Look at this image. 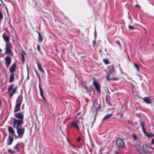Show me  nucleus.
I'll return each mask as SVG.
<instances>
[{
  "label": "nucleus",
  "instance_id": "680f3d73",
  "mask_svg": "<svg viewBox=\"0 0 154 154\" xmlns=\"http://www.w3.org/2000/svg\"><path fill=\"white\" fill-rule=\"evenodd\" d=\"M95 118H96V117L95 116V118H94V120L95 119Z\"/></svg>",
  "mask_w": 154,
  "mask_h": 154
},
{
  "label": "nucleus",
  "instance_id": "39448f33",
  "mask_svg": "<svg viewBox=\"0 0 154 154\" xmlns=\"http://www.w3.org/2000/svg\"><path fill=\"white\" fill-rule=\"evenodd\" d=\"M116 145L119 148H123L125 146V143L123 140L120 138H117L116 140Z\"/></svg>",
  "mask_w": 154,
  "mask_h": 154
},
{
  "label": "nucleus",
  "instance_id": "69168bd1",
  "mask_svg": "<svg viewBox=\"0 0 154 154\" xmlns=\"http://www.w3.org/2000/svg\"><path fill=\"white\" fill-rule=\"evenodd\" d=\"M100 154H103L102 153H101Z\"/></svg>",
  "mask_w": 154,
  "mask_h": 154
},
{
  "label": "nucleus",
  "instance_id": "473e14b6",
  "mask_svg": "<svg viewBox=\"0 0 154 154\" xmlns=\"http://www.w3.org/2000/svg\"><path fill=\"white\" fill-rule=\"evenodd\" d=\"M128 28L131 30H133L134 29V27L133 26H132L130 25V24L128 25Z\"/></svg>",
  "mask_w": 154,
  "mask_h": 154
},
{
  "label": "nucleus",
  "instance_id": "cd10ccee",
  "mask_svg": "<svg viewBox=\"0 0 154 154\" xmlns=\"http://www.w3.org/2000/svg\"><path fill=\"white\" fill-rule=\"evenodd\" d=\"M132 137L135 140H137V136L135 134H133L132 135Z\"/></svg>",
  "mask_w": 154,
  "mask_h": 154
},
{
  "label": "nucleus",
  "instance_id": "dca6fc26",
  "mask_svg": "<svg viewBox=\"0 0 154 154\" xmlns=\"http://www.w3.org/2000/svg\"><path fill=\"white\" fill-rule=\"evenodd\" d=\"M36 62L39 70L40 71L42 72L43 73H44L45 72L44 70L42 68L41 63L39 61H38L37 59L36 60Z\"/></svg>",
  "mask_w": 154,
  "mask_h": 154
},
{
  "label": "nucleus",
  "instance_id": "e2e57ef3",
  "mask_svg": "<svg viewBox=\"0 0 154 154\" xmlns=\"http://www.w3.org/2000/svg\"><path fill=\"white\" fill-rule=\"evenodd\" d=\"M110 97H109V99H110Z\"/></svg>",
  "mask_w": 154,
  "mask_h": 154
},
{
  "label": "nucleus",
  "instance_id": "37998d69",
  "mask_svg": "<svg viewBox=\"0 0 154 154\" xmlns=\"http://www.w3.org/2000/svg\"><path fill=\"white\" fill-rule=\"evenodd\" d=\"M83 86L87 90L88 89V88L86 85H84Z\"/></svg>",
  "mask_w": 154,
  "mask_h": 154
},
{
  "label": "nucleus",
  "instance_id": "6e6d98bb",
  "mask_svg": "<svg viewBox=\"0 0 154 154\" xmlns=\"http://www.w3.org/2000/svg\"><path fill=\"white\" fill-rule=\"evenodd\" d=\"M2 51V50L0 48V52H1V51Z\"/></svg>",
  "mask_w": 154,
  "mask_h": 154
},
{
  "label": "nucleus",
  "instance_id": "a211bd4d",
  "mask_svg": "<svg viewBox=\"0 0 154 154\" xmlns=\"http://www.w3.org/2000/svg\"><path fill=\"white\" fill-rule=\"evenodd\" d=\"M14 80V75L13 73H11L10 75L9 82L11 83L13 82Z\"/></svg>",
  "mask_w": 154,
  "mask_h": 154
},
{
  "label": "nucleus",
  "instance_id": "4be33fe9",
  "mask_svg": "<svg viewBox=\"0 0 154 154\" xmlns=\"http://www.w3.org/2000/svg\"><path fill=\"white\" fill-rule=\"evenodd\" d=\"M21 144H22L21 143H19V142L14 147V148L17 149L18 151H19L20 149L19 148V146Z\"/></svg>",
  "mask_w": 154,
  "mask_h": 154
},
{
  "label": "nucleus",
  "instance_id": "6e6552de",
  "mask_svg": "<svg viewBox=\"0 0 154 154\" xmlns=\"http://www.w3.org/2000/svg\"><path fill=\"white\" fill-rule=\"evenodd\" d=\"M79 122V120H77L75 121H71L70 122V126L72 127H74L76 128L77 130H79V128L78 125V123Z\"/></svg>",
  "mask_w": 154,
  "mask_h": 154
},
{
  "label": "nucleus",
  "instance_id": "bf43d9fd",
  "mask_svg": "<svg viewBox=\"0 0 154 154\" xmlns=\"http://www.w3.org/2000/svg\"><path fill=\"white\" fill-rule=\"evenodd\" d=\"M153 46H154V43H153Z\"/></svg>",
  "mask_w": 154,
  "mask_h": 154
},
{
  "label": "nucleus",
  "instance_id": "0eeeda50",
  "mask_svg": "<svg viewBox=\"0 0 154 154\" xmlns=\"http://www.w3.org/2000/svg\"><path fill=\"white\" fill-rule=\"evenodd\" d=\"M17 134H18L19 137L20 138H22L24 133L25 128L24 127L22 128H18L16 129Z\"/></svg>",
  "mask_w": 154,
  "mask_h": 154
},
{
  "label": "nucleus",
  "instance_id": "5701e85b",
  "mask_svg": "<svg viewBox=\"0 0 154 154\" xmlns=\"http://www.w3.org/2000/svg\"><path fill=\"white\" fill-rule=\"evenodd\" d=\"M106 103L107 104L109 105L110 106H112V104L110 103V102L109 101L107 95H106Z\"/></svg>",
  "mask_w": 154,
  "mask_h": 154
},
{
  "label": "nucleus",
  "instance_id": "4468645a",
  "mask_svg": "<svg viewBox=\"0 0 154 154\" xmlns=\"http://www.w3.org/2000/svg\"><path fill=\"white\" fill-rule=\"evenodd\" d=\"M17 89V87L16 86L14 88L12 89L10 92V93H8L9 94L10 97H11L13 95L16 93Z\"/></svg>",
  "mask_w": 154,
  "mask_h": 154
},
{
  "label": "nucleus",
  "instance_id": "c9c22d12",
  "mask_svg": "<svg viewBox=\"0 0 154 154\" xmlns=\"http://www.w3.org/2000/svg\"><path fill=\"white\" fill-rule=\"evenodd\" d=\"M96 45V42L95 40H94L93 41V46H94L95 45Z\"/></svg>",
  "mask_w": 154,
  "mask_h": 154
},
{
  "label": "nucleus",
  "instance_id": "7c9ffc66",
  "mask_svg": "<svg viewBox=\"0 0 154 154\" xmlns=\"http://www.w3.org/2000/svg\"><path fill=\"white\" fill-rule=\"evenodd\" d=\"M140 123L142 128L145 127V123L144 122L140 121Z\"/></svg>",
  "mask_w": 154,
  "mask_h": 154
},
{
  "label": "nucleus",
  "instance_id": "a19ab883",
  "mask_svg": "<svg viewBox=\"0 0 154 154\" xmlns=\"http://www.w3.org/2000/svg\"><path fill=\"white\" fill-rule=\"evenodd\" d=\"M128 122L129 124H131L132 125H134L133 123L132 122H131L130 121H128Z\"/></svg>",
  "mask_w": 154,
  "mask_h": 154
},
{
  "label": "nucleus",
  "instance_id": "f8f14e48",
  "mask_svg": "<svg viewBox=\"0 0 154 154\" xmlns=\"http://www.w3.org/2000/svg\"><path fill=\"white\" fill-rule=\"evenodd\" d=\"M108 70L109 74H112L115 72V69L113 64L108 66Z\"/></svg>",
  "mask_w": 154,
  "mask_h": 154
},
{
  "label": "nucleus",
  "instance_id": "052dcab7",
  "mask_svg": "<svg viewBox=\"0 0 154 154\" xmlns=\"http://www.w3.org/2000/svg\"><path fill=\"white\" fill-rule=\"evenodd\" d=\"M135 124H137V122H135Z\"/></svg>",
  "mask_w": 154,
  "mask_h": 154
},
{
  "label": "nucleus",
  "instance_id": "6ab92c4d",
  "mask_svg": "<svg viewBox=\"0 0 154 154\" xmlns=\"http://www.w3.org/2000/svg\"><path fill=\"white\" fill-rule=\"evenodd\" d=\"M112 116V114L110 113L106 115L103 119L102 121H104L106 120L109 119Z\"/></svg>",
  "mask_w": 154,
  "mask_h": 154
},
{
  "label": "nucleus",
  "instance_id": "9d476101",
  "mask_svg": "<svg viewBox=\"0 0 154 154\" xmlns=\"http://www.w3.org/2000/svg\"><path fill=\"white\" fill-rule=\"evenodd\" d=\"M93 84L97 92L100 94L101 93L100 87L99 84L96 81H94L93 82Z\"/></svg>",
  "mask_w": 154,
  "mask_h": 154
},
{
  "label": "nucleus",
  "instance_id": "c756f323",
  "mask_svg": "<svg viewBox=\"0 0 154 154\" xmlns=\"http://www.w3.org/2000/svg\"><path fill=\"white\" fill-rule=\"evenodd\" d=\"M7 151L11 153H13L14 152V151L12 150L11 149H8L7 150Z\"/></svg>",
  "mask_w": 154,
  "mask_h": 154
},
{
  "label": "nucleus",
  "instance_id": "7ed1b4c3",
  "mask_svg": "<svg viewBox=\"0 0 154 154\" xmlns=\"http://www.w3.org/2000/svg\"><path fill=\"white\" fill-rule=\"evenodd\" d=\"M11 120H13V126L16 129L20 128L23 123V121L19 120L14 118H12Z\"/></svg>",
  "mask_w": 154,
  "mask_h": 154
},
{
  "label": "nucleus",
  "instance_id": "412c9836",
  "mask_svg": "<svg viewBox=\"0 0 154 154\" xmlns=\"http://www.w3.org/2000/svg\"><path fill=\"white\" fill-rule=\"evenodd\" d=\"M14 140V139L13 137H12L11 136L9 137V143L8 142L7 144L8 145H11V144L13 141Z\"/></svg>",
  "mask_w": 154,
  "mask_h": 154
},
{
  "label": "nucleus",
  "instance_id": "f03ea898",
  "mask_svg": "<svg viewBox=\"0 0 154 154\" xmlns=\"http://www.w3.org/2000/svg\"><path fill=\"white\" fill-rule=\"evenodd\" d=\"M135 147L140 154H148L152 152L149 150V146L146 143L143 144L142 146L139 144H137L135 145Z\"/></svg>",
  "mask_w": 154,
  "mask_h": 154
},
{
  "label": "nucleus",
  "instance_id": "de8ad7c7",
  "mask_svg": "<svg viewBox=\"0 0 154 154\" xmlns=\"http://www.w3.org/2000/svg\"><path fill=\"white\" fill-rule=\"evenodd\" d=\"M123 113H122L121 114V115H120V117H121V118H122V117H123Z\"/></svg>",
  "mask_w": 154,
  "mask_h": 154
},
{
  "label": "nucleus",
  "instance_id": "58836bf2",
  "mask_svg": "<svg viewBox=\"0 0 154 154\" xmlns=\"http://www.w3.org/2000/svg\"><path fill=\"white\" fill-rule=\"evenodd\" d=\"M22 54V57L23 61H24V55L22 54Z\"/></svg>",
  "mask_w": 154,
  "mask_h": 154
},
{
  "label": "nucleus",
  "instance_id": "338daca9",
  "mask_svg": "<svg viewBox=\"0 0 154 154\" xmlns=\"http://www.w3.org/2000/svg\"><path fill=\"white\" fill-rule=\"evenodd\" d=\"M153 128H154V125H153Z\"/></svg>",
  "mask_w": 154,
  "mask_h": 154
},
{
  "label": "nucleus",
  "instance_id": "e433bc0d",
  "mask_svg": "<svg viewBox=\"0 0 154 154\" xmlns=\"http://www.w3.org/2000/svg\"><path fill=\"white\" fill-rule=\"evenodd\" d=\"M34 70L37 76L39 75V74H38V72L37 71L36 69H35Z\"/></svg>",
  "mask_w": 154,
  "mask_h": 154
},
{
  "label": "nucleus",
  "instance_id": "79ce46f5",
  "mask_svg": "<svg viewBox=\"0 0 154 154\" xmlns=\"http://www.w3.org/2000/svg\"><path fill=\"white\" fill-rule=\"evenodd\" d=\"M15 136V138L16 139H17L18 137H19V136H17L16 135H15H15H14Z\"/></svg>",
  "mask_w": 154,
  "mask_h": 154
},
{
  "label": "nucleus",
  "instance_id": "f3484780",
  "mask_svg": "<svg viewBox=\"0 0 154 154\" xmlns=\"http://www.w3.org/2000/svg\"><path fill=\"white\" fill-rule=\"evenodd\" d=\"M8 130L10 133L15 135V131L13 128L11 126L8 127Z\"/></svg>",
  "mask_w": 154,
  "mask_h": 154
},
{
  "label": "nucleus",
  "instance_id": "f704fd0d",
  "mask_svg": "<svg viewBox=\"0 0 154 154\" xmlns=\"http://www.w3.org/2000/svg\"><path fill=\"white\" fill-rule=\"evenodd\" d=\"M119 79V78H114L111 79V80L113 81H117Z\"/></svg>",
  "mask_w": 154,
  "mask_h": 154
},
{
  "label": "nucleus",
  "instance_id": "1a4fd4ad",
  "mask_svg": "<svg viewBox=\"0 0 154 154\" xmlns=\"http://www.w3.org/2000/svg\"><path fill=\"white\" fill-rule=\"evenodd\" d=\"M14 116L15 118L19 120L23 121V116L21 112L14 113Z\"/></svg>",
  "mask_w": 154,
  "mask_h": 154
},
{
  "label": "nucleus",
  "instance_id": "0e129e2a",
  "mask_svg": "<svg viewBox=\"0 0 154 154\" xmlns=\"http://www.w3.org/2000/svg\"><path fill=\"white\" fill-rule=\"evenodd\" d=\"M79 113H78V115H79Z\"/></svg>",
  "mask_w": 154,
  "mask_h": 154
},
{
  "label": "nucleus",
  "instance_id": "774afa93",
  "mask_svg": "<svg viewBox=\"0 0 154 154\" xmlns=\"http://www.w3.org/2000/svg\"><path fill=\"white\" fill-rule=\"evenodd\" d=\"M18 2H20V0H18Z\"/></svg>",
  "mask_w": 154,
  "mask_h": 154
},
{
  "label": "nucleus",
  "instance_id": "ea45409f",
  "mask_svg": "<svg viewBox=\"0 0 154 154\" xmlns=\"http://www.w3.org/2000/svg\"><path fill=\"white\" fill-rule=\"evenodd\" d=\"M151 143L154 144V138L152 139L151 140Z\"/></svg>",
  "mask_w": 154,
  "mask_h": 154
},
{
  "label": "nucleus",
  "instance_id": "4c0bfd02",
  "mask_svg": "<svg viewBox=\"0 0 154 154\" xmlns=\"http://www.w3.org/2000/svg\"><path fill=\"white\" fill-rule=\"evenodd\" d=\"M81 140V138L80 137H78L77 138V140L78 142H79Z\"/></svg>",
  "mask_w": 154,
  "mask_h": 154
},
{
  "label": "nucleus",
  "instance_id": "b1692460",
  "mask_svg": "<svg viewBox=\"0 0 154 154\" xmlns=\"http://www.w3.org/2000/svg\"><path fill=\"white\" fill-rule=\"evenodd\" d=\"M134 67L136 69L138 72L139 71V67L138 65L136 63H134Z\"/></svg>",
  "mask_w": 154,
  "mask_h": 154
},
{
  "label": "nucleus",
  "instance_id": "4d7b16f0",
  "mask_svg": "<svg viewBox=\"0 0 154 154\" xmlns=\"http://www.w3.org/2000/svg\"><path fill=\"white\" fill-rule=\"evenodd\" d=\"M9 25H10V26L11 27H12V26H11V24H10V23H9Z\"/></svg>",
  "mask_w": 154,
  "mask_h": 154
},
{
  "label": "nucleus",
  "instance_id": "c85d7f7f",
  "mask_svg": "<svg viewBox=\"0 0 154 154\" xmlns=\"http://www.w3.org/2000/svg\"><path fill=\"white\" fill-rule=\"evenodd\" d=\"M111 74H109L107 75L106 77V80L107 81H109L111 80V79L109 78L110 75Z\"/></svg>",
  "mask_w": 154,
  "mask_h": 154
},
{
  "label": "nucleus",
  "instance_id": "09e8293b",
  "mask_svg": "<svg viewBox=\"0 0 154 154\" xmlns=\"http://www.w3.org/2000/svg\"><path fill=\"white\" fill-rule=\"evenodd\" d=\"M136 6L138 8L140 7V6L138 5H136Z\"/></svg>",
  "mask_w": 154,
  "mask_h": 154
},
{
  "label": "nucleus",
  "instance_id": "49530a36",
  "mask_svg": "<svg viewBox=\"0 0 154 154\" xmlns=\"http://www.w3.org/2000/svg\"><path fill=\"white\" fill-rule=\"evenodd\" d=\"M149 149H152L154 150V148L152 147H150V146H149Z\"/></svg>",
  "mask_w": 154,
  "mask_h": 154
},
{
  "label": "nucleus",
  "instance_id": "2eb2a0df",
  "mask_svg": "<svg viewBox=\"0 0 154 154\" xmlns=\"http://www.w3.org/2000/svg\"><path fill=\"white\" fill-rule=\"evenodd\" d=\"M143 100L147 104L151 103L153 102L152 100L149 97H146L143 98Z\"/></svg>",
  "mask_w": 154,
  "mask_h": 154
},
{
  "label": "nucleus",
  "instance_id": "603ef678",
  "mask_svg": "<svg viewBox=\"0 0 154 154\" xmlns=\"http://www.w3.org/2000/svg\"><path fill=\"white\" fill-rule=\"evenodd\" d=\"M115 152H116V153L117 154H118V152H117V151H116Z\"/></svg>",
  "mask_w": 154,
  "mask_h": 154
},
{
  "label": "nucleus",
  "instance_id": "c03bdc74",
  "mask_svg": "<svg viewBox=\"0 0 154 154\" xmlns=\"http://www.w3.org/2000/svg\"><path fill=\"white\" fill-rule=\"evenodd\" d=\"M96 34H97L96 31V29H95V32H94V35L95 36V37L96 36Z\"/></svg>",
  "mask_w": 154,
  "mask_h": 154
},
{
  "label": "nucleus",
  "instance_id": "13d9d810",
  "mask_svg": "<svg viewBox=\"0 0 154 154\" xmlns=\"http://www.w3.org/2000/svg\"><path fill=\"white\" fill-rule=\"evenodd\" d=\"M143 28L144 29V30H145V31H146V30L145 28Z\"/></svg>",
  "mask_w": 154,
  "mask_h": 154
},
{
  "label": "nucleus",
  "instance_id": "72a5a7b5",
  "mask_svg": "<svg viewBox=\"0 0 154 154\" xmlns=\"http://www.w3.org/2000/svg\"><path fill=\"white\" fill-rule=\"evenodd\" d=\"M116 42L118 44V45H119L120 47H122V45L117 40L116 41Z\"/></svg>",
  "mask_w": 154,
  "mask_h": 154
},
{
  "label": "nucleus",
  "instance_id": "9b49d317",
  "mask_svg": "<svg viewBox=\"0 0 154 154\" xmlns=\"http://www.w3.org/2000/svg\"><path fill=\"white\" fill-rule=\"evenodd\" d=\"M4 59L5 62L6 66L8 68L11 63V59L10 57L8 56L6 57Z\"/></svg>",
  "mask_w": 154,
  "mask_h": 154
},
{
  "label": "nucleus",
  "instance_id": "423d86ee",
  "mask_svg": "<svg viewBox=\"0 0 154 154\" xmlns=\"http://www.w3.org/2000/svg\"><path fill=\"white\" fill-rule=\"evenodd\" d=\"M39 80V83H38V87L39 89L40 94L42 98L44 100H45L46 99L45 97L44 96L43 94V91L41 87V83L42 82L41 81V79L40 75H39L37 76Z\"/></svg>",
  "mask_w": 154,
  "mask_h": 154
},
{
  "label": "nucleus",
  "instance_id": "f257e3e1",
  "mask_svg": "<svg viewBox=\"0 0 154 154\" xmlns=\"http://www.w3.org/2000/svg\"><path fill=\"white\" fill-rule=\"evenodd\" d=\"M2 37L4 41L6 42L5 44V54L11 55H13L12 51L11 49L12 47L11 43L9 42L10 37L9 36L7 35L5 33H4L2 35Z\"/></svg>",
  "mask_w": 154,
  "mask_h": 154
},
{
  "label": "nucleus",
  "instance_id": "20e7f679",
  "mask_svg": "<svg viewBox=\"0 0 154 154\" xmlns=\"http://www.w3.org/2000/svg\"><path fill=\"white\" fill-rule=\"evenodd\" d=\"M22 102V98H18L16 100V105L14 108V112L16 113L20 110V106Z\"/></svg>",
  "mask_w": 154,
  "mask_h": 154
},
{
  "label": "nucleus",
  "instance_id": "8fccbe9b",
  "mask_svg": "<svg viewBox=\"0 0 154 154\" xmlns=\"http://www.w3.org/2000/svg\"><path fill=\"white\" fill-rule=\"evenodd\" d=\"M37 128V125L36 124H35V129H36Z\"/></svg>",
  "mask_w": 154,
  "mask_h": 154
},
{
  "label": "nucleus",
  "instance_id": "bb28decb",
  "mask_svg": "<svg viewBox=\"0 0 154 154\" xmlns=\"http://www.w3.org/2000/svg\"><path fill=\"white\" fill-rule=\"evenodd\" d=\"M142 129L143 133L146 134L147 136L149 137L148 134L146 132L145 127L142 128Z\"/></svg>",
  "mask_w": 154,
  "mask_h": 154
},
{
  "label": "nucleus",
  "instance_id": "ddd939ff",
  "mask_svg": "<svg viewBox=\"0 0 154 154\" xmlns=\"http://www.w3.org/2000/svg\"><path fill=\"white\" fill-rule=\"evenodd\" d=\"M16 67V63H14L9 68L10 72L11 73H13L15 71Z\"/></svg>",
  "mask_w": 154,
  "mask_h": 154
},
{
  "label": "nucleus",
  "instance_id": "a878e982",
  "mask_svg": "<svg viewBox=\"0 0 154 154\" xmlns=\"http://www.w3.org/2000/svg\"><path fill=\"white\" fill-rule=\"evenodd\" d=\"M103 61L106 64H107L109 63V62L108 60V59H103Z\"/></svg>",
  "mask_w": 154,
  "mask_h": 154
},
{
  "label": "nucleus",
  "instance_id": "3c124183",
  "mask_svg": "<svg viewBox=\"0 0 154 154\" xmlns=\"http://www.w3.org/2000/svg\"><path fill=\"white\" fill-rule=\"evenodd\" d=\"M98 109H100V106H98Z\"/></svg>",
  "mask_w": 154,
  "mask_h": 154
},
{
  "label": "nucleus",
  "instance_id": "a18cd8bd",
  "mask_svg": "<svg viewBox=\"0 0 154 154\" xmlns=\"http://www.w3.org/2000/svg\"><path fill=\"white\" fill-rule=\"evenodd\" d=\"M5 7L6 8V9L7 10V13H8V9L7 7L6 6V5H5Z\"/></svg>",
  "mask_w": 154,
  "mask_h": 154
},
{
  "label": "nucleus",
  "instance_id": "393cba45",
  "mask_svg": "<svg viewBox=\"0 0 154 154\" xmlns=\"http://www.w3.org/2000/svg\"><path fill=\"white\" fill-rule=\"evenodd\" d=\"M13 87V85L12 84H11L8 87V93H10V91L12 89Z\"/></svg>",
  "mask_w": 154,
  "mask_h": 154
},
{
  "label": "nucleus",
  "instance_id": "2f4dec72",
  "mask_svg": "<svg viewBox=\"0 0 154 154\" xmlns=\"http://www.w3.org/2000/svg\"><path fill=\"white\" fill-rule=\"evenodd\" d=\"M37 49L38 51L40 52L41 51L40 46L38 44H37Z\"/></svg>",
  "mask_w": 154,
  "mask_h": 154
},
{
  "label": "nucleus",
  "instance_id": "864d4df0",
  "mask_svg": "<svg viewBox=\"0 0 154 154\" xmlns=\"http://www.w3.org/2000/svg\"><path fill=\"white\" fill-rule=\"evenodd\" d=\"M124 74H125V75H126V76H127V75L126 73H124Z\"/></svg>",
  "mask_w": 154,
  "mask_h": 154
},
{
  "label": "nucleus",
  "instance_id": "5fc2aeb1",
  "mask_svg": "<svg viewBox=\"0 0 154 154\" xmlns=\"http://www.w3.org/2000/svg\"><path fill=\"white\" fill-rule=\"evenodd\" d=\"M124 74H125V75H126V76H127V75L126 73H124Z\"/></svg>",
  "mask_w": 154,
  "mask_h": 154
},
{
  "label": "nucleus",
  "instance_id": "aec40b11",
  "mask_svg": "<svg viewBox=\"0 0 154 154\" xmlns=\"http://www.w3.org/2000/svg\"><path fill=\"white\" fill-rule=\"evenodd\" d=\"M36 32L38 33V41L39 42H40L43 41L42 38L41 36V34H40V33L39 32H38L37 31H36Z\"/></svg>",
  "mask_w": 154,
  "mask_h": 154
}]
</instances>
